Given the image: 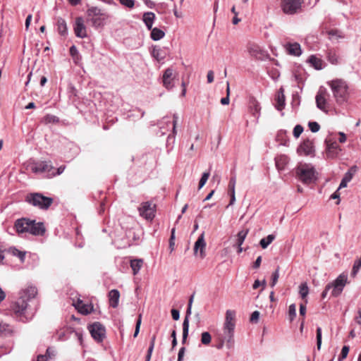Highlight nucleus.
<instances>
[{
  "mask_svg": "<svg viewBox=\"0 0 361 361\" xmlns=\"http://www.w3.org/2000/svg\"><path fill=\"white\" fill-rule=\"evenodd\" d=\"M26 202L40 209L47 210L53 203L51 197L44 196L39 192L30 193L26 196Z\"/></svg>",
  "mask_w": 361,
  "mask_h": 361,
  "instance_id": "obj_6",
  "label": "nucleus"
},
{
  "mask_svg": "<svg viewBox=\"0 0 361 361\" xmlns=\"http://www.w3.org/2000/svg\"><path fill=\"white\" fill-rule=\"evenodd\" d=\"M155 19V15L152 12H146L143 15V21L148 30H152Z\"/></svg>",
  "mask_w": 361,
  "mask_h": 361,
  "instance_id": "obj_26",
  "label": "nucleus"
},
{
  "mask_svg": "<svg viewBox=\"0 0 361 361\" xmlns=\"http://www.w3.org/2000/svg\"><path fill=\"white\" fill-rule=\"evenodd\" d=\"M275 238L274 234H269L260 240L259 245L263 249H265L274 240Z\"/></svg>",
  "mask_w": 361,
  "mask_h": 361,
  "instance_id": "obj_32",
  "label": "nucleus"
},
{
  "mask_svg": "<svg viewBox=\"0 0 361 361\" xmlns=\"http://www.w3.org/2000/svg\"><path fill=\"white\" fill-rule=\"evenodd\" d=\"M325 95L326 91L324 90L320 89L315 97L317 108L323 111H327V102Z\"/></svg>",
  "mask_w": 361,
  "mask_h": 361,
  "instance_id": "obj_20",
  "label": "nucleus"
},
{
  "mask_svg": "<svg viewBox=\"0 0 361 361\" xmlns=\"http://www.w3.org/2000/svg\"><path fill=\"white\" fill-rule=\"evenodd\" d=\"M300 97L298 94H293V105L299 106L300 104Z\"/></svg>",
  "mask_w": 361,
  "mask_h": 361,
  "instance_id": "obj_62",
  "label": "nucleus"
},
{
  "mask_svg": "<svg viewBox=\"0 0 361 361\" xmlns=\"http://www.w3.org/2000/svg\"><path fill=\"white\" fill-rule=\"evenodd\" d=\"M302 3L303 0H281V7L284 13L293 15L301 9Z\"/></svg>",
  "mask_w": 361,
  "mask_h": 361,
  "instance_id": "obj_10",
  "label": "nucleus"
},
{
  "mask_svg": "<svg viewBox=\"0 0 361 361\" xmlns=\"http://www.w3.org/2000/svg\"><path fill=\"white\" fill-rule=\"evenodd\" d=\"M56 355V350L53 348H48L46 351L45 355H47V357L49 359H51L54 357Z\"/></svg>",
  "mask_w": 361,
  "mask_h": 361,
  "instance_id": "obj_55",
  "label": "nucleus"
},
{
  "mask_svg": "<svg viewBox=\"0 0 361 361\" xmlns=\"http://www.w3.org/2000/svg\"><path fill=\"white\" fill-rule=\"evenodd\" d=\"M288 316L290 321H293L296 317V306L295 304H292L288 308Z\"/></svg>",
  "mask_w": 361,
  "mask_h": 361,
  "instance_id": "obj_45",
  "label": "nucleus"
},
{
  "mask_svg": "<svg viewBox=\"0 0 361 361\" xmlns=\"http://www.w3.org/2000/svg\"><path fill=\"white\" fill-rule=\"evenodd\" d=\"M173 70L167 68L163 75V84L164 86L167 89H171L173 87Z\"/></svg>",
  "mask_w": 361,
  "mask_h": 361,
  "instance_id": "obj_22",
  "label": "nucleus"
},
{
  "mask_svg": "<svg viewBox=\"0 0 361 361\" xmlns=\"http://www.w3.org/2000/svg\"><path fill=\"white\" fill-rule=\"evenodd\" d=\"M303 127L301 125H296L293 128V134L295 138H298L303 132Z\"/></svg>",
  "mask_w": 361,
  "mask_h": 361,
  "instance_id": "obj_47",
  "label": "nucleus"
},
{
  "mask_svg": "<svg viewBox=\"0 0 361 361\" xmlns=\"http://www.w3.org/2000/svg\"><path fill=\"white\" fill-rule=\"evenodd\" d=\"M349 350H350V348H349V346H348V345H344L342 348L341 355L338 357V361H343L347 357V355L349 353Z\"/></svg>",
  "mask_w": 361,
  "mask_h": 361,
  "instance_id": "obj_48",
  "label": "nucleus"
},
{
  "mask_svg": "<svg viewBox=\"0 0 361 361\" xmlns=\"http://www.w3.org/2000/svg\"><path fill=\"white\" fill-rule=\"evenodd\" d=\"M9 252L14 256H17L21 262L24 261L25 252L18 250L15 247H11L9 250Z\"/></svg>",
  "mask_w": 361,
  "mask_h": 361,
  "instance_id": "obj_41",
  "label": "nucleus"
},
{
  "mask_svg": "<svg viewBox=\"0 0 361 361\" xmlns=\"http://www.w3.org/2000/svg\"><path fill=\"white\" fill-rule=\"evenodd\" d=\"M70 54L72 56L73 61L75 63L78 64L81 60V56L79 54V51L77 47L75 45H72L70 47Z\"/></svg>",
  "mask_w": 361,
  "mask_h": 361,
  "instance_id": "obj_31",
  "label": "nucleus"
},
{
  "mask_svg": "<svg viewBox=\"0 0 361 361\" xmlns=\"http://www.w3.org/2000/svg\"><path fill=\"white\" fill-rule=\"evenodd\" d=\"M211 341H212L211 334L207 331L202 332L201 334L202 344H203L204 345H208L210 344Z\"/></svg>",
  "mask_w": 361,
  "mask_h": 361,
  "instance_id": "obj_38",
  "label": "nucleus"
},
{
  "mask_svg": "<svg viewBox=\"0 0 361 361\" xmlns=\"http://www.w3.org/2000/svg\"><path fill=\"white\" fill-rule=\"evenodd\" d=\"M245 47L249 56L256 60L264 61L269 56L264 48L255 41L247 42Z\"/></svg>",
  "mask_w": 361,
  "mask_h": 361,
  "instance_id": "obj_9",
  "label": "nucleus"
},
{
  "mask_svg": "<svg viewBox=\"0 0 361 361\" xmlns=\"http://www.w3.org/2000/svg\"><path fill=\"white\" fill-rule=\"evenodd\" d=\"M141 317H142L141 314H140L137 319L135 329V332L133 334L134 338L137 337L140 332V325H141V322H142Z\"/></svg>",
  "mask_w": 361,
  "mask_h": 361,
  "instance_id": "obj_53",
  "label": "nucleus"
},
{
  "mask_svg": "<svg viewBox=\"0 0 361 361\" xmlns=\"http://www.w3.org/2000/svg\"><path fill=\"white\" fill-rule=\"evenodd\" d=\"M347 282V276L344 274L339 275L336 279L326 286L325 289L322 293V298H325L329 290H331V295L334 297L339 295L343 290Z\"/></svg>",
  "mask_w": 361,
  "mask_h": 361,
  "instance_id": "obj_7",
  "label": "nucleus"
},
{
  "mask_svg": "<svg viewBox=\"0 0 361 361\" xmlns=\"http://www.w3.org/2000/svg\"><path fill=\"white\" fill-rule=\"evenodd\" d=\"M74 32L78 37L85 38L87 37L86 27L84 25L82 18L78 17L75 18Z\"/></svg>",
  "mask_w": 361,
  "mask_h": 361,
  "instance_id": "obj_18",
  "label": "nucleus"
},
{
  "mask_svg": "<svg viewBox=\"0 0 361 361\" xmlns=\"http://www.w3.org/2000/svg\"><path fill=\"white\" fill-rule=\"evenodd\" d=\"M173 122H172V127H173V135H176V124H177V122H178V116L176 114H174L173 116Z\"/></svg>",
  "mask_w": 361,
  "mask_h": 361,
  "instance_id": "obj_58",
  "label": "nucleus"
},
{
  "mask_svg": "<svg viewBox=\"0 0 361 361\" xmlns=\"http://www.w3.org/2000/svg\"><path fill=\"white\" fill-rule=\"evenodd\" d=\"M361 267V259H357L355 262L352 270V274L355 275Z\"/></svg>",
  "mask_w": 361,
  "mask_h": 361,
  "instance_id": "obj_54",
  "label": "nucleus"
},
{
  "mask_svg": "<svg viewBox=\"0 0 361 361\" xmlns=\"http://www.w3.org/2000/svg\"><path fill=\"white\" fill-rule=\"evenodd\" d=\"M142 265L143 260L142 259H135L130 260V267L134 275H136L139 272Z\"/></svg>",
  "mask_w": 361,
  "mask_h": 361,
  "instance_id": "obj_28",
  "label": "nucleus"
},
{
  "mask_svg": "<svg viewBox=\"0 0 361 361\" xmlns=\"http://www.w3.org/2000/svg\"><path fill=\"white\" fill-rule=\"evenodd\" d=\"M308 126L310 128V130L312 133H317L320 129V126L319 125V123L317 122H315V121H310V122H309Z\"/></svg>",
  "mask_w": 361,
  "mask_h": 361,
  "instance_id": "obj_50",
  "label": "nucleus"
},
{
  "mask_svg": "<svg viewBox=\"0 0 361 361\" xmlns=\"http://www.w3.org/2000/svg\"><path fill=\"white\" fill-rule=\"evenodd\" d=\"M119 2L121 5L128 8H132L135 6L134 0H119Z\"/></svg>",
  "mask_w": 361,
  "mask_h": 361,
  "instance_id": "obj_52",
  "label": "nucleus"
},
{
  "mask_svg": "<svg viewBox=\"0 0 361 361\" xmlns=\"http://www.w3.org/2000/svg\"><path fill=\"white\" fill-rule=\"evenodd\" d=\"M279 278V267H278L276 269V271L272 274L271 283V287H274L276 284Z\"/></svg>",
  "mask_w": 361,
  "mask_h": 361,
  "instance_id": "obj_49",
  "label": "nucleus"
},
{
  "mask_svg": "<svg viewBox=\"0 0 361 361\" xmlns=\"http://www.w3.org/2000/svg\"><path fill=\"white\" fill-rule=\"evenodd\" d=\"M74 306L78 311L82 314H87L90 313L92 310V307L91 305L84 304L80 300H78V301L74 304Z\"/></svg>",
  "mask_w": 361,
  "mask_h": 361,
  "instance_id": "obj_23",
  "label": "nucleus"
},
{
  "mask_svg": "<svg viewBox=\"0 0 361 361\" xmlns=\"http://www.w3.org/2000/svg\"><path fill=\"white\" fill-rule=\"evenodd\" d=\"M43 122L46 124L56 123L59 122V118L54 115L47 114L43 118Z\"/></svg>",
  "mask_w": 361,
  "mask_h": 361,
  "instance_id": "obj_39",
  "label": "nucleus"
},
{
  "mask_svg": "<svg viewBox=\"0 0 361 361\" xmlns=\"http://www.w3.org/2000/svg\"><path fill=\"white\" fill-rule=\"evenodd\" d=\"M276 166L278 169L281 170L283 169L284 165L288 161V157L285 155H281L275 159Z\"/></svg>",
  "mask_w": 361,
  "mask_h": 361,
  "instance_id": "obj_34",
  "label": "nucleus"
},
{
  "mask_svg": "<svg viewBox=\"0 0 361 361\" xmlns=\"http://www.w3.org/2000/svg\"><path fill=\"white\" fill-rule=\"evenodd\" d=\"M261 107L259 103L255 99V98L251 97L249 99L248 104V111L254 117L255 123H258L259 118L260 116Z\"/></svg>",
  "mask_w": 361,
  "mask_h": 361,
  "instance_id": "obj_16",
  "label": "nucleus"
},
{
  "mask_svg": "<svg viewBox=\"0 0 361 361\" xmlns=\"http://www.w3.org/2000/svg\"><path fill=\"white\" fill-rule=\"evenodd\" d=\"M283 89L282 87L280 88V90H279L278 93H277V95H276V108L279 110V111H281L284 106H285V95H284V92H283Z\"/></svg>",
  "mask_w": 361,
  "mask_h": 361,
  "instance_id": "obj_25",
  "label": "nucleus"
},
{
  "mask_svg": "<svg viewBox=\"0 0 361 361\" xmlns=\"http://www.w3.org/2000/svg\"><path fill=\"white\" fill-rule=\"evenodd\" d=\"M56 25L59 33L63 36L66 35L68 30L67 25L66 21L63 18H59L57 19Z\"/></svg>",
  "mask_w": 361,
  "mask_h": 361,
  "instance_id": "obj_29",
  "label": "nucleus"
},
{
  "mask_svg": "<svg viewBox=\"0 0 361 361\" xmlns=\"http://www.w3.org/2000/svg\"><path fill=\"white\" fill-rule=\"evenodd\" d=\"M356 171H357V167H356V166H353V167H351V168H350V169H349V170H348V171L345 173V175H344V176H343V178L345 180H346L347 182H348V183H349V182L352 180V178H353V177L354 174L355 173Z\"/></svg>",
  "mask_w": 361,
  "mask_h": 361,
  "instance_id": "obj_40",
  "label": "nucleus"
},
{
  "mask_svg": "<svg viewBox=\"0 0 361 361\" xmlns=\"http://www.w3.org/2000/svg\"><path fill=\"white\" fill-rule=\"evenodd\" d=\"M285 48L288 54L299 56L302 54V49L300 44L297 42L287 43Z\"/></svg>",
  "mask_w": 361,
  "mask_h": 361,
  "instance_id": "obj_21",
  "label": "nucleus"
},
{
  "mask_svg": "<svg viewBox=\"0 0 361 361\" xmlns=\"http://www.w3.org/2000/svg\"><path fill=\"white\" fill-rule=\"evenodd\" d=\"M327 59L331 64H337L338 63L336 54L331 50L327 53Z\"/></svg>",
  "mask_w": 361,
  "mask_h": 361,
  "instance_id": "obj_42",
  "label": "nucleus"
},
{
  "mask_svg": "<svg viewBox=\"0 0 361 361\" xmlns=\"http://www.w3.org/2000/svg\"><path fill=\"white\" fill-rule=\"evenodd\" d=\"M307 302V300H305L304 303H301L300 305V314L301 316H305L306 314V304Z\"/></svg>",
  "mask_w": 361,
  "mask_h": 361,
  "instance_id": "obj_59",
  "label": "nucleus"
},
{
  "mask_svg": "<svg viewBox=\"0 0 361 361\" xmlns=\"http://www.w3.org/2000/svg\"><path fill=\"white\" fill-rule=\"evenodd\" d=\"M235 326V312L234 310H228L226 312L225 321L224 323V338L217 345V348L220 349L224 345V341L227 342V345L231 348L234 342V329Z\"/></svg>",
  "mask_w": 361,
  "mask_h": 361,
  "instance_id": "obj_3",
  "label": "nucleus"
},
{
  "mask_svg": "<svg viewBox=\"0 0 361 361\" xmlns=\"http://www.w3.org/2000/svg\"><path fill=\"white\" fill-rule=\"evenodd\" d=\"M16 333L15 329L10 324L1 322V340L6 339V345L8 348L13 345V337Z\"/></svg>",
  "mask_w": 361,
  "mask_h": 361,
  "instance_id": "obj_13",
  "label": "nucleus"
},
{
  "mask_svg": "<svg viewBox=\"0 0 361 361\" xmlns=\"http://www.w3.org/2000/svg\"><path fill=\"white\" fill-rule=\"evenodd\" d=\"M14 227L18 234L30 233L33 235H43L46 231L44 225L42 222H36L27 218L17 219Z\"/></svg>",
  "mask_w": 361,
  "mask_h": 361,
  "instance_id": "obj_2",
  "label": "nucleus"
},
{
  "mask_svg": "<svg viewBox=\"0 0 361 361\" xmlns=\"http://www.w3.org/2000/svg\"><path fill=\"white\" fill-rule=\"evenodd\" d=\"M32 171L36 173H46L47 176H54V167L49 161H39L36 163Z\"/></svg>",
  "mask_w": 361,
  "mask_h": 361,
  "instance_id": "obj_12",
  "label": "nucleus"
},
{
  "mask_svg": "<svg viewBox=\"0 0 361 361\" xmlns=\"http://www.w3.org/2000/svg\"><path fill=\"white\" fill-rule=\"evenodd\" d=\"M209 176H210V173L209 171L204 172L202 173V177L199 182V189H201L205 185Z\"/></svg>",
  "mask_w": 361,
  "mask_h": 361,
  "instance_id": "obj_43",
  "label": "nucleus"
},
{
  "mask_svg": "<svg viewBox=\"0 0 361 361\" xmlns=\"http://www.w3.org/2000/svg\"><path fill=\"white\" fill-rule=\"evenodd\" d=\"M207 82L209 83H212L214 81V72L212 71H209L207 73Z\"/></svg>",
  "mask_w": 361,
  "mask_h": 361,
  "instance_id": "obj_63",
  "label": "nucleus"
},
{
  "mask_svg": "<svg viewBox=\"0 0 361 361\" xmlns=\"http://www.w3.org/2000/svg\"><path fill=\"white\" fill-rule=\"evenodd\" d=\"M262 262V257L259 256L253 264V268L258 269L260 267Z\"/></svg>",
  "mask_w": 361,
  "mask_h": 361,
  "instance_id": "obj_64",
  "label": "nucleus"
},
{
  "mask_svg": "<svg viewBox=\"0 0 361 361\" xmlns=\"http://www.w3.org/2000/svg\"><path fill=\"white\" fill-rule=\"evenodd\" d=\"M152 55L158 61H161L165 58L161 49L157 47L153 48Z\"/></svg>",
  "mask_w": 361,
  "mask_h": 361,
  "instance_id": "obj_33",
  "label": "nucleus"
},
{
  "mask_svg": "<svg viewBox=\"0 0 361 361\" xmlns=\"http://www.w3.org/2000/svg\"><path fill=\"white\" fill-rule=\"evenodd\" d=\"M295 173L298 178L304 184H311L317 180V173L312 164L300 163Z\"/></svg>",
  "mask_w": 361,
  "mask_h": 361,
  "instance_id": "obj_5",
  "label": "nucleus"
},
{
  "mask_svg": "<svg viewBox=\"0 0 361 361\" xmlns=\"http://www.w3.org/2000/svg\"><path fill=\"white\" fill-rule=\"evenodd\" d=\"M109 305L111 307L116 308L118 305L120 293L118 290L113 289L109 293Z\"/></svg>",
  "mask_w": 361,
  "mask_h": 361,
  "instance_id": "obj_24",
  "label": "nucleus"
},
{
  "mask_svg": "<svg viewBox=\"0 0 361 361\" xmlns=\"http://www.w3.org/2000/svg\"><path fill=\"white\" fill-rule=\"evenodd\" d=\"M248 229H245V230H241L240 231L238 232V235H237V238H236V245L238 246H240V245H242L247 233H248Z\"/></svg>",
  "mask_w": 361,
  "mask_h": 361,
  "instance_id": "obj_35",
  "label": "nucleus"
},
{
  "mask_svg": "<svg viewBox=\"0 0 361 361\" xmlns=\"http://www.w3.org/2000/svg\"><path fill=\"white\" fill-rule=\"evenodd\" d=\"M205 247L206 243L204 240V233H202L197 238V241L195 243L194 245V252L195 254H197L200 252V258L203 259L206 256L205 253Z\"/></svg>",
  "mask_w": 361,
  "mask_h": 361,
  "instance_id": "obj_17",
  "label": "nucleus"
},
{
  "mask_svg": "<svg viewBox=\"0 0 361 361\" xmlns=\"http://www.w3.org/2000/svg\"><path fill=\"white\" fill-rule=\"evenodd\" d=\"M329 38L331 40L338 39L341 36L339 35V32L337 30H331L328 31Z\"/></svg>",
  "mask_w": 361,
  "mask_h": 361,
  "instance_id": "obj_46",
  "label": "nucleus"
},
{
  "mask_svg": "<svg viewBox=\"0 0 361 361\" xmlns=\"http://www.w3.org/2000/svg\"><path fill=\"white\" fill-rule=\"evenodd\" d=\"M299 294L302 299L307 300V296L309 294V288L307 283H302L299 286Z\"/></svg>",
  "mask_w": 361,
  "mask_h": 361,
  "instance_id": "obj_36",
  "label": "nucleus"
},
{
  "mask_svg": "<svg viewBox=\"0 0 361 361\" xmlns=\"http://www.w3.org/2000/svg\"><path fill=\"white\" fill-rule=\"evenodd\" d=\"M322 345V329L321 327L317 328V347L318 350L321 349Z\"/></svg>",
  "mask_w": 361,
  "mask_h": 361,
  "instance_id": "obj_51",
  "label": "nucleus"
},
{
  "mask_svg": "<svg viewBox=\"0 0 361 361\" xmlns=\"http://www.w3.org/2000/svg\"><path fill=\"white\" fill-rule=\"evenodd\" d=\"M236 183V177L235 176H233L231 177L229 183H228V193L235 192V187Z\"/></svg>",
  "mask_w": 361,
  "mask_h": 361,
  "instance_id": "obj_44",
  "label": "nucleus"
},
{
  "mask_svg": "<svg viewBox=\"0 0 361 361\" xmlns=\"http://www.w3.org/2000/svg\"><path fill=\"white\" fill-rule=\"evenodd\" d=\"M297 152L300 155L312 156L314 153V143L310 139L305 140L298 147Z\"/></svg>",
  "mask_w": 361,
  "mask_h": 361,
  "instance_id": "obj_15",
  "label": "nucleus"
},
{
  "mask_svg": "<svg viewBox=\"0 0 361 361\" xmlns=\"http://www.w3.org/2000/svg\"><path fill=\"white\" fill-rule=\"evenodd\" d=\"M171 316L174 320H178L179 317H180L179 311L176 309H172L171 310Z\"/></svg>",
  "mask_w": 361,
  "mask_h": 361,
  "instance_id": "obj_60",
  "label": "nucleus"
},
{
  "mask_svg": "<svg viewBox=\"0 0 361 361\" xmlns=\"http://www.w3.org/2000/svg\"><path fill=\"white\" fill-rule=\"evenodd\" d=\"M37 293L35 286H28L19 293L18 300L12 305V311L23 322H27L30 317L25 316V312L28 307V302L33 299Z\"/></svg>",
  "mask_w": 361,
  "mask_h": 361,
  "instance_id": "obj_1",
  "label": "nucleus"
},
{
  "mask_svg": "<svg viewBox=\"0 0 361 361\" xmlns=\"http://www.w3.org/2000/svg\"><path fill=\"white\" fill-rule=\"evenodd\" d=\"M259 318V312L258 311H255L252 313L250 317V322L252 323H257Z\"/></svg>",
  "mask_w": 361,
  "mask_h": 361,
  "instance_id": "obj_57",
  "label": "nucleus"
},
{
  "mask_svg": "<svg viewBox=\"0 0 361 361\" xmlns=\"http://www.w3.org/2000/svg\"><path fill=\"white\" fill-rule=\"evenodd\" d=\"M87 15L94 27L103 26L104 21L109 18V16L104 13L99 8L92 6L87 10Z\"/></svg>",
  "mask_w": 361,
  "mask_h": 361,
  "instance_id": "obj_8",
  "label": "nucleus"
},
{
  "mask_svg": "<svg viewBox=\"0 0 361 361\" xmlns=\"http://www.w3.org/2000/svg\"><path fill=\"white\" fill-rule=\"evenodd\" d=\"M185 352V347H182V348H180L178 354V361H182L183 360Z\"/></svg>",
  "mask_w": 361,
  "mask_h": 361,
  "instance_id": "obj_61",
  "label": "nucleus"
},
{
  "mask_svg": "<svg viewBox=\"0 0 361 361\" xmlns=\"http://www.w3.org/2000/svg\"><path fill=\"white\" fill-rule=\"evenodd\" d=\"M151 30V38L154 41L162 39L165 35L164 32L157 27L152 28Z\"/></svg>",
  "mask_w": 361,
  "mask_h": 361,
  "instance_id": "obj_30",
  "label": "nucleus"
},
{
  "mask_svg": "<svg viewBox=\"0 0 361 361\" xmlns=\"http://www.w3.org/2000/svg\"><path fill=\"white\" fill-rule=\"evenodd\" d=\"M138 212L142 217L152 221L155 216L156 205L149 201L142 202L138 207Z\"/></svg>",
  "mask_w": 361,
  "mask_h": 361,
  "instance_id": "obj_11",
  "label": "nucleus"
},
{
  "mask_svg": "<svg viewBox=\"0 0 361 361\" xmlns=\"http://www.w3.org/2000/svg\"><path fill=\"white\" fill-rule=\"evenodd\" d=\"M328 85L330 86L338 104H342L347 102L348 98V87L344 80L341 79L334 80L329 82Z\"/></svg>",
  "mask_w": 361,
  "mask_h": 361,
  "instance_id": "obj_4",
  "label": "nucleus"
},
{
  "mask_svg": "<svg viewBox=\"0 0 361 361\" xmlns=\"http://www.w3.org/2000/svg\"><path fill=\"white\" fill-rule=\"evenodd\" d=\"M189 332V321L188 319H184L183 322V338L182 343L184 344L186 342Z\"/></svg>",
  "mask_w": 361,
  "mask_h": 361,
  "instance_id": "obj_37",
  "label": "nucleus"
},
{
  "mask_svg": "<svg viewBox=\"0 0 361 361\" xmlns=\"http://www.w3.org/2000/svg\"><path fill=\"white\" fill-rule=\"evenodd\" d=\"M155 340H156V335L154 334L151 338L150 345H149V348L147 350V353H148L152 354V352H153L154 348V345H155Z\"/></svg>",
  "mask_w": 361,
  "mask_h": 361,
  "instance_id": "obj_56",
  "label": "nucleus"
},
{
  "mask_svg": "<svg viewBox=\"0 0 361 361\" xmlns=\"http://www.w3.org/2000/svg\"><path fill=\"white\" fill-rule=\"evenodd\" d=\"M307 61L317 70H322L324 68L323 61L314 55L310 56Z\"/></svg>",
  "mask_w": 361,
  "mask_h": 361,
  "instance_id": "obj_27",
  "label": "nucleus"
},
{
  "mask_svg": "<svg viewBox=\"0 0 361 361\" xmlns=\"http://www.w3.org/2000/svg\"><path fill=\"white\" fill-rule=\"evenodd\" d=\"M325 142L326 145L327 156L331 158L336 157L341 150L338 144L336 141L331 142L328 139L325 140Z\"/></svg>",
  "mask_w": 361,
  "mask_h": 361,
  "instance_id": "obj_19",
  "label": "nucleus"
},
{
  "mask_svg": "<svg viewBox=\"0 0 361 361\" xmlns=\"http://www.w3.org/2000/svg\"><path fill=\"white\" fill-rule=\"evenodd\" d=\"M92 338L97 342H102L105 338V328L99 322H94L89 327Z\"/></svg>",
  "mask_w": 361,
  "mask_h": 361,
  "instance_id": "obj_14",
  "label": "nucleus"
}]
</instances>
